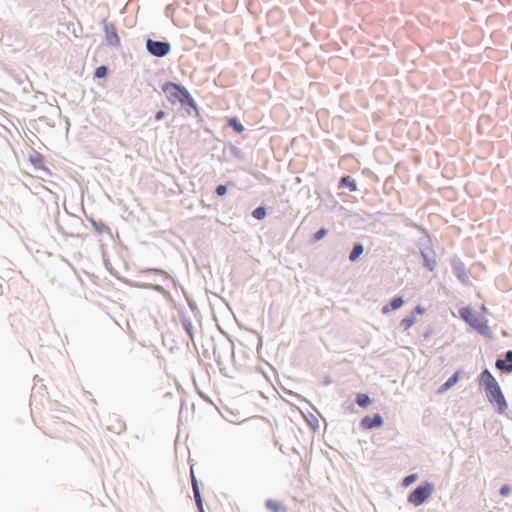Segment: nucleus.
Returning a JSON list of instances; mask_svg holds the SVG:
<instances>
[{"label": "nucleus", "instance_id": "nucleus-1", "mask_svg": "<svg viewBox=\"0 0 512 512\" xmlns=\"http://www.w3.org/2000/svg\"><path fill=\"white\" fill-rule=\"evenodd\" d=\"M460 317L468 323L473 329L483 336L491 337L492 332L487 320L476 313L470 307H463L459 310Z\"/></svg>", "mask_w": 512, "mask_h": 512}, {"label": "nucleus", "instance_id": "nucleus-2", "mask_svg": "<svg viewBox=\"0 0 512 512\" xmlns=\"http://www.w3.org/2000/svg\"><path fill=\"white\" fill-rule=\"evenodd\" d=\"M162 89L166 94L167 98L169 99V101L172 103L180 102L182 104H194V100L191 97L190 93L183 86H180L172 82H167L163 85Z\"/></svg>", "mask_w": 512, "mask_h": 512}, {"label": "nucleus", "instance_id": "nucleus-3", "mask_svg": "<svg viewBox=\"0 0 512 512\" xmlns=\"http://www.w3.org/2000/svg\"><path fill=\"white\" fill-rule=\"evenodd\" d=\"M433 493V485L431 483H424L419 485L408 497L409 503L414 506L423 504Z\"/></svg>", "mask_w": 512, "mask_h": 512}, {"label": "nucleus", "instance_id": "nucleus-4", "mask_svg": "<svg viewBox=\"0 0 512 512\" xmlns=\"http://www.w3.org/2000/svg\"><path fill=\"white\" fill-rule=\"evenodd\" d=\"M485 391L489 401L497 406L499 412H503L507 407V403L499 384Z\"/></svg>", "mask_w": 512, "mask_h": 512}, {"label": "nucleus", "instance_id": "nucleus-5", "mask_svg": "<svg viewBox=\"0 0 512 512\" xmlns=\"http://www.w3.org/2000/svg\"><path fill=\"white\" fill-rule=\"evenodd\" d=\"M146 48L150 54L157 57H163L167 55L171 49L170 44L168 42L154 41L151 39L147 40Z\"/></svg>", "mask_w": 512, "mask_h": 512}, {"label": "nucleus", "instance_id": "nucleus-6", "mask_svg": "<svg viewBox=\"0 0 512 512\" xmlns=\"http://www.w3.org/2000/svg\"><path fill=\"white\" fill-rule=\"evenodd\" d=\"M383 419L379 414H375L374 416H366L362 419L361 425L365 429H373L382 426Z\"/></svg>", "mask_w": 512, "mask_h": 512}, {"label": "nucleus", "instance_id": "nucleus-7", "mask_svg": "<svg viewBox=\"0 0 512 512\" xmlns=\"http://www.w3.org/2000/svg\"><path fill=\"white\" fill-rule=\"evenodd\" d=\"M104 28H105L106 40H107L108 44L111 46L118 45L120 40L117 35L115 26L111 23H107V24H105Z\"/></svg>", "mask_w": 512, "mask_h": 512}, {"label": "nucleus", "instance_id": "nucleus-8", "mask_svg": "<svg viewBox=\"0 0 512 512\" xmlns=\"http://www.w3.org/2000/svg\"><path fill=\"white\" fill-rule=\"evenodd\" d=\"M480 382L484 386L485 390L493 388V386L497 385L498 382L494 378V376L491 374V372L487 369H485L480 376Z\"/></svg>", "mask_w": 512, "mask_h": 512}, {"label": "nucleus", "instance_id": "nucleus-9", "mask_svg": "<svg viewBox=\"0 0 512 512\" xmlns=\"http://www.w3.org/2000/svg\"><path fill=\"white\" fill-rule=\"evenodd\" d=\"M191 482H192V488H193L196 504H197L199 510L203 511V504H202V499H201V495H200V491H199V486H198L197 479L194 475L193 469H191Z\"/></svg>", "mask_w": 512, "mask_h": 512}, {"label": "nucleus", "instance_id": "nucleus-10", "mask_svg": "<svg viewBox=\"0 0 512 512\" xmlns=\"http://www.w3.org/2000/svg\"><path fill=\"white\" fill-rule=\"evenodd\" d=\"M404 301L401 297H396L394 298L389 305H385L383 308H382V313L383 314H387L389 313L391 310H396V309H399L400 307H402Z\"/></svg>", "mask_w": 512, "mask_h": 512}, {"label": "nucleus", "instance_id": "nucleus-11", "mask_svg": "<svg viewBox=\"0 0 512 512\" xmlns=\"http://www.w3.org/2000/svg\"><path fill=\"white\" fill-rule=\"evenodd\" d=\"M459 380V372L454 373L439 389V392L442 393L452 386H454Z\"/></svg>", "mask_w": 512, "mask_h": 512}, {"label": "nucleus", "instance_id": "nucleus-12", "mask_svg": "<svg viewBox=\"0 0 512 512\" xmlns=\"http://www.w3.org/2000/svg\"><path fill=\"white\" fill-rule=\"evenodd\" d=\"M340 187H347L350 191H356V182L350 176H344L340 180Z\"/></svg>", "mask_w": 512, "mask_h": 512}, {"label": "nucleus", "instance_id": "nucleus-13", "mask_svg": "<svg viewBox=\"0 0 512 512\" xmlns=\"http://www.w3.org/2000/svg\"><path fill=\"white\" fill-rule=\"evenodd\" d=\"M363 251H364L363 245L355 244L350 255H349V260L352 262L356 261L359 258V256L363 253Z\"/></svg>", "mask_w": 512, "mask_h": 512}, {"label": "nucleus", "instance_id": "nucleus-14", "mask_svg": "<svg viewBox=\"0 0 512 512\" xmlns=\"http://www.w3.org/2000/svg\"><path fill=\"white\" fill-rule=\"evenodd\" d=\"M266 507L273 512H280L281 510H283L282 504L272 499L266 502Z\"/></svg>", "mask_w": 512, "mask_h": 512}, {"label": "nucleus", "instance_id": "nucleus-15", "mask_svg": "<svg viewBox=\"0 0 512 512\" xmlns=\"http://www.w3.org/2000/svg\"><path fill=\"white\" fill-rule=\"evenodd\" d=\"M416 322V318L413 315L407 316L401 321V326L404 330L410 329Z\"/></svg>", "mask_w": 512, "mask_h": 512}, {"label": "nucleus", "instance_id": "nucleus-16", "mask_svg": "<svg viewBox=\"0 0 512 512\" xmlns=\"http://www.w3.org/2000/svg\"><path fill=\"white\" fill-rule=\"evenodd\" d=\"M356 402L361 407H367L371 403V400L367 394H358Z\"/></svg>", "mask_w": 512, "mask_h": 512}, {"label": "nucleus", "instance_id": "nucleus-17", "mask_svg": "<svg viewBox=\"0 0 512 512\" xmlns=\"http://www.w3.org/2000/svg\"><path fill=\"white\" fill-rule=\"evenodd\" d=\"M229 125L233 127V129L237 133H242L244 131L243 125L236 119V118H230L229 119Z\"/></svg>", "mask_w": 512, "mask_h": 512}, {"label": "nucleus", "instance_id": "nucleus-18", "mask_svg": "<svg viewBox=\"0 0 512 512\" xmlns=\"http://www.w3.org/2000/svg\"><path fill=\"white\" fill-rule=\"evenodd\" d=\"M252 215L257 220H262L266 216V211L263 207H258L253 211Z\"/></svg>", "mask_w": 512, "mask_h": 512}, {"label": "nucleus", "instance_id": "nucleus-19", "mask_svg": "<svg viewBox=\"0 0 512 512\" xmlns=\"http://www.w3.org/2000/svg\"><path fill=\"white\" fill-rule=\"evenodd\" d=\"M107 75V68L105 66H99L95 70V77L103 78Z\"/></svg>", "mask_w": 512, "mask_h": 512}, {"label": "nucleus", "instance_id": "nucleus-20", "mask_svg": "<svg viewBox=\"0 0 512 512\" xmlns=\"http://www.w3.org/2000/svg\"><path fill=\"white\" fill-rule=\"evenodd\" d=\"M417 478V475L416 474H411V475H408L407 477L404 478L403 480V485L404 486H409L411 485Z\"/></svg>", "mask_w": 512, "mask_h": 512}, {"label": "nucleus", "instance_id": "nucleus-21", "mask_svg": "<svg viewBox=\"0 0 512 512\" xmlns=\"http://www.w3.org/2000/svg\"><path fill=\"white\" fill-rule=\"evenodd\" d=\"M506 360L509 362V364L506 367L507 372H512V351H508L506 353Z\"/></svg>", "mask_w": 512, "mask_h": 512}, {"label": "nucleus", "instance_id": "nucleus-22", "mask_svg": "<svg viewBox=\"0 0 512 512\" xmlns=\"http://www.w3.org/2000/svg\"><path fill=\"white\" fill-rule=\"evenodd\" d=\"M327 234V230L325 228L320 229L318 232L314 235V240L319 241L321 240L325 235Z\"/></svg>", "mask_w": 512, "mask_h": 512}, {"label": "nucleus", "instance_id": "nucleus-23", "mask_svg": "<svg viewBox=\"0 0 512 512\" xmlns=\"http://www.w3.org/2000/svg\"><path fill=\"white\" fill-rule=\"evenodd\" d=\"M227 192V187L225 185H219L216 189V193L219 195V196H223L225 195Z\"/></svg>", "mask_w": 512, "mask_h": 512}, {"label": "nucleus", "instance_id": "nucleus-24", "mask_svg": "<svg viewBox=\"0 0 512 512\" xmlns=\"http://www.w3.org/2000/svg\"><path fill=\"white\" fill-rule=\"evenodd\" d=\"M495 365H496V367H497L498 369H500V370H505V371H506V367H507V365L505 364V361H503V360L499 359V360H497V361H496V364H495Z\"/></svg>", "mask_w": 512, "mask_h": 512}, {"label": "nucleus", "instance_id": "nucleus-25", "mask_svg": "<svg viewBox=\"0 0 512 512\" xmlns=\"http://www.w3.org/2000/svg\"><path fill=\"white\" fill-rule=\"evenodd\" d=\"M510 493V487L508 485H504L500 489V494L502 496H507Z\"/></svg>", "mask_w": 512, "mask_h": 512}, {"label": "nucleus", "instance_id": "nucleus-26", "mask_svg": "<svg viewBox=\"0 0 512 512\" xmlns=\"http://www.w3.org/2000/svg\"><path fill=\"white\" fill-rule=\"evenodd\" d=\"M414 312L416 314H423L425 312V308H423L422 306H417L414 310Z\"/></svg>", "mask_w": 512, "mask_h": 512}, {"label": "nucleus", "instance_id": "nucleus-27", "mask_svg": "<svg viewBox=\"0 0 512 512\" xmlns=\"http://www.w3.org/2000/svg\"><path fill=\"white\" fill-rule=\"evenodd\" d=\"M164 115H165L164 111L161 110V111L157 112L155 118H156V120H161L164 117Z\"/></svg>", "mask_w": 512, "mask_h": 512}]
</instances>
